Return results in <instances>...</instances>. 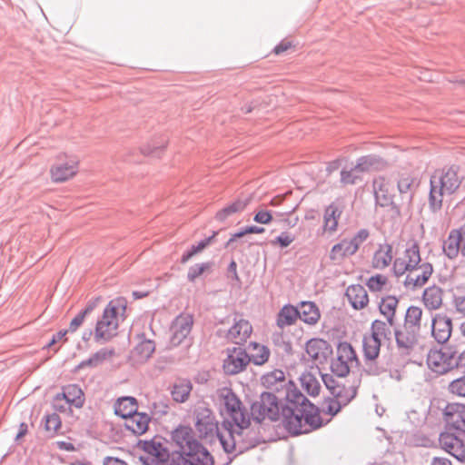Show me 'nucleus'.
I'll list each match as a JSON object with an SVG mask.
<instances>
[{"instance_id":"obj_1","label":"nucleus","mask_w":465,"mask_h":465,"mask_svg":"<svg viewBox=\"0 0 465 465\" xmlns=\"http://www.w3.org/2000/svg\"><path fill=\"white\" fill-rule=\"evenodd\" d=\"M172 444L169 465H214V458L199 441L188 425H178L171 432Z\"/></svg>"},{"instance_id":"obj_2","label":"nucleus","mask_w":465,"mask_h":465,"mask_svg":"<svg viewBox=\"0 0 465 465\" xmlns=\"http://www.w3.org/2000/svg\"><path fill=\"white\" fill-rule=\"evenodd\" d=\"M444 430L439 445L458 461L465 462V404L448 403L443 410Z\"/></svg>"},{"instance_id":"obj_3","label":"nucleus","mask_w":465,"mask_h":465,"mask_svg":"<svg viewBox=\"0 0 465 465\" xmlns=\"http://www.w3.org/2000/svg\"><path fill=\"white\" fill-rule=\"evenodd\" d=\"M287 380L285 373L279 369H275L261 377V383L270 391H263L260 395L259 401L252 402L251 416L259 425L268 417L271 420L276 421L280 419V401L282 398L275 395V392H281L286 386Z\"/></svg>"},{"instance_id":"obj_4","label":"nucleus","mask_w":465,"mask_h":465,"mask_svg":"<svg viewBox=\"0 0 465 465\" xmlns=\"http://www.w3.org/2000/svg\"><path fill=\"white\" fill-rule=\"evenodd\" d=\"M321 410L313 402L310 401L306 407L300 408L293 412V409L282 408L280 417L282 418L284 429L292 437L308 434L321 429L326 422L320 415Z\"/></svg>"},{"instance_id":"obj_5","label":"nucleus","mask_w":465,"mask_h":465,"mask_svg":"<svg viewBox=\"0 0 465 465\" xmlns=\"http://www.w3.org/2000/svg\"><path fill=\"white\" fill-rule=\"evenodd\" d=\"M126 308L127 301L124 297H117L108 302L94 328L95 341L107 342L117 335L118 315L121 313L124 316Z\"/></svg>"},{"instance_id":"obj_6","label":"nucleus","mask_w":465,"mask_h":465,"mask_svg":"<svg viewBox=\"0 0 465 465\" xmlns=\"http://www.w3.org/2000/svg\"><path fill=\"white\" fill-rule=\"evenodd\" d=\"M459 353L458 346L445 343L440 348H431L427 354V365L439 375L446 374L456 370V358Z\"/></svg>"},{"instance_id":"obj_7","label":"nucleus","mask_w":465,"mask_h":465,"mask_svg":"<svg viewBox=\"0 0 465 465\" xmlns=\"http://www.w3.org/2000/svg\"><path fill=\"white\" fill-rule=\"evenodd\" d=\"M381 346V338L375 336L364 335L362 339V351L364 360L363 371L370 376H379L387 371L388 366H384L378 362L377 359L380 355ZM386 365H389L387 361Z\"/></svg>"},{"instance_id":"obj_8","label":"nucleus","mask_w":465,"mask_h":465,"mask_svg":"<svg viewBox=\"0 0 465 465\" xmlns=\"http://www.w3.org/2000/svg\"><path fill=\"white\" fill-rule=\"evenodd\" d=\"M223 398L225 413L230 417V419H224L223 421L232 422V427L247 429L250 426V416L239 397L232 390L229 389L223 395Z\"/></svg>"},{"instance_id":"obj_9","label":"nucleus","mask_w":465,"mask_h":465,"mask_svg":"<svg viewBox=\"0 0 465 465\" xmlns=\"http://www.w3.org/2000/svg\"><path fill=\"white\" fill-rule=\"evenodd\" d=\"M459 172L460 166L456 164L443 167L434 171L430 182L440 188V192L451 195L458 191L463 180V176H460Z\"/></svg>"},{"instance_id":"obj_10","label":"nucleus","mask_w":465,"mask_h":465,"mask_svg":"<svg viewBox=\"0 0 465 465\" xmlns=\"http://www.w3.org/2000/svg\"><path fill=\"white\" fill-rule=\"evenodd\" d=\"M194 414L196 417L195 428L199 438L205 440L206 443L215 442V436L218 435L220 430L218 421L212 411L208 408L195 410Z\"/></svg>"},{"instance_id":"obj_11","label":"nucleus","mask_w":465,"mask_h":465,"mask_svg":"<svg viewBox=\"0 0 465 465\" xmlns=\"http://www.w3.org/2000/svg\"><path fill=\"white\" fill-rule=\"evenodd\" d=\"M393 332L398 355L402 360H407L419 343L420 333L399 327H395Z\"/></svg>"},{"instance_id":"obj_12","label":"nucleus","mask_w":465,"mask_h":465,"mask_svg":"<svg viewBox=\"0 0 465 465\" xmlns=\"http://www.w3.org/2000/svg\"><path fill=\"white\" fill-rule=\"evenodd\" d=\"M250 362V355L245 349L233 347L228 350L227 358L223 361V371L228 375H235L242 371Z\"/></svg>"},{"instance_id":"obj_13","label":"nucleus","mask_w":465,"mask_h":465,"mask_svg":"<svg viewBox=\"0 0 465 465\" xmlns=\"http://www.w3.org/2000/svg\"><path fill=\"white\" fill-rule=\"evenodd\" d=\"M167 442L163 437L155 435L149 440H139L136 446L149 455L156 457L161 464L164 460L170 459V449L166 445Z\"/></svg>"},{"instance_id":"obj_14","label":"nucleus","mask_w":465,"mask_h":465,"mask_svg":"<svg viewBox=\"0 0 465 465\" xmlns=\"http://www.w3.org/2000/svg\"><path fill=\"white\" fill-rule=\"evenodd\" d=\"M430 331L438 344L447 343L452 332L451 318L444 313H436L431 320Z\"/></svg>"},{"instance_id":"obj_15","label":"nucleus","mask_w":465,"mask_h":465,"mask_svg":"<svg viewBox=\"0 0 465 465\" xmlns=\"http://www.w3.org/2000/svg\"><path fill=\"white\" fill-rule=\"evenodd\" d=\"M193 324V317L192 314H180L172 322L171 343L174 346L180 345L191 333Z\"/></svg>"},{"instance_id":"obj_16","label":"nucleus","mask_w":465,"mask_h":465,"mask_svg":"<svg viewBox=\"0 0 465 465\" xmlns=\"http://www.w3.org/2000/svg\"><path fill=\"white\" fill-rule=\"evenodd\" d=\"M234 435L238 445V453L234 454L236 456L265 442L259 430H255L254 429H249V427L247 429H235Z\"/></svg>"},{"instance_id":"obj_17","label":"nucleus","mask_w":465,"mask_h":465,"mask_svg":"<svg viewBox=\"0 0 465 465\" xmlns=\"http://www.w3.org/2000/svg\"><path fill=\"white\" fill-rule=\"evenodd\" d=\"M306 353L320 364L326 363L332 355V347L331 344L322 338H312L305 343Z\"/></svg>"},{"instance_id":"obj_18","label":"nucleus","mask_w":465,"mask_h":465,"mask_svg":"<svg viewBox=\"0 0 465 465\" xmlns=\"http://www.w3.org/2000/svg\"><path fill=\"white\" fill-rule=\"evenodd\" d=\"M284 396L282 399L286 401L285 404H282L280 401V412L282 408L293 409V412L297 411L302 407H306V404L310 403V400L302 394V392L296 387L295 383L289 380L286 386L283 387L282 391Z\"/></svg>"},{"instance_id":"obj_19","label":"nucleus","mask_w":465,"mask_h":465,"mask_svg":"<svg viewBox=\"0 0 465 465\" xmlns=\"http://www.w3.org/2000/svg\"><path fill=\"white\" fill-rule=\"evenodd\" d=\"M416 179L410 174H401L397 181V189L400 194L401 210L409 209L412 203L417 190Z\"/></svg>"},{"instance_id":"obj_20","label":"nucleus","mask_w":465,"mask_h":465,"mask_svg":"<svg viewBox=\"0 0 465 465\" xmlns=\"http://www.w3.org/2000/svg\"><path fill=\"white\" fill-rule=\"evenodd\" d=\"M374 198L377 205L381 207H391L394 216L401 215V204L394 200V195L391 193L388 184L381 183L378 186L373 185Z\"/></svg>"},{"instance_id":"obj_21","label":"nucleus","mask_w":465,"mask_h":465,"mask_svg":"<svg viewBox=\"0 0 465 465\" xmlns=\"http://www.w3.org/2000/svg\"><path fill=\"white\" fill-rule=\"evenodd\" d=\"M252 327L244 319H233L232 326L225 332L224 338L236 344L243 343L251 336Z\"/></svg>"},{"instance_id":"obj_22","label":"nucleus","mask_w":465,"mask_h":465,"mask_svg":"<svg viewBox=\"0 0 465 465\" xmlns=\"http://www.w3.org/2000/svg\"><path fill=\"white\" fill-rule=\"evenodd\" d=\"M388 166V161L376 153L362 155L356 161V168L361 173L382 171Z\"/></svg>"},{"instance_id":"obj_23","label":"nucleus","mask_w":465,"mask_h":465,"mask_svg":"<svg viewBox=\"0 0 465 465\" xmlns=\"http://www.w3.org/2000/svg\"><path fill=\"white\" fill-rule=\"evenodd\" d=\"M124 428L134 436L144 434L149 429V423L152 416L146 412H139L134 414L133 418L125 420Z\"/></svg>"},{"instance_id":"obj_24","label":"nucleus","mask_w":465,"mask_h":465,"mask_svg":"<svg viewBox=\"0 0 465 465\" xmlns=\"http://www.w3.org/2000/svg\"><path fill=\"white\" fill-rule=\"evenodd\" d=\"M345 296L354 310H361L369 302L368 292L361 284L350 285L345 292Z\"/></svg>"},{"instance_id":"obj_25","label":"nucleus","mask_w":465,"mask_h":465,"mask_svg":"<svg viewBox=\"0 0 465 465\" xmlns=\"http://www.w3.org/2000/svg\"><path fill=\"white\" fill-rule=\"evenodd\" d=\"M114 409V414L124 420L133 418L137 413L138 401L133 396H123L116 400Z\"/></svg>"},{"instance_id":"obj_26","label":"nucleus","mask_w":465,"mask_h":465,"mask_svg":"<svg viewBox=\"0 0 465 465\" xmlns=\"http://www.w3.org/2000/svg\"><path fill=\"white\" fill-rule=\"evenodd\" d=\"M298 310L300 312L299 319L306 324L314 325L321 318L319 307L314 302L302 301L299 303Z\"/></svg>"},{"instance_id":"obj_27","label":"nucleus","mask_w":465,"mask_h":465,"mask_svg":"<svg viewBox=\"0 0 465 465\" xmlns=\"http://www.w3.org/2000/svg\"><path fill=\"white\" fill-rule=\"evenodd\" d=\"M418 269L421 270L420 274L414 278L408 274L403 282V285L406 288H410L411 291H414L416 288L422 287L433 272V266L430 262H423L420 267H418Z\"/></svg>"},{"instance_id":"obj_28","label":"nucleus","mask_w":465,"mask_h":465,"mask_svg":"<svg viewBox=\"0 0 465 465\" xmlns=\"http://www.w3.org/2000/svg\"><path fill=\"white\" fill-rule=\"evenodd\" d=\"M77 173V162L70 160L69 162L58 163L51 168L52 179L55 183L64 182L73 177Z\"/></svg>"},{"instance_id":"obj_29","label":"nucleus","mask_w":465,"mask_h":465,"mask_svg":"<svg viewBox=\"0 0 465 465\" xmlns=\"http://www.w3.org/2000/svg\"><path fill=\"white\" fill-rule=\"evenodd\" d=\"M223 428L228 431L229 439H226L222 432H218V435L215 436V440H218L223 451L227 454H232L234 451L238 453V445L236 437L234 435L235 429L232 427V422L230 421H223Z\"/></svg>"},{"instance_id":"obj_30","label":"nucleus","mask_w":465,"mask_h":465,"mask_svg":"<svg viewBox=\"0 0 465 465\" xmlns=\"http://www.w3.org/2000/svg\"><path fill=\"white\" fill-rule=\"evenodd\" d=\"M57 394L76 409H80L84 406V394L81 387L77 384H68L64 386L62 392Z\"/></svg>"},{"instance_id":"obj_31","label":"nucleus","mask_w":465,"mask_h":465,"mask_svg":"<svg viewBox=\"0 0 465 465\" xmlns=\"http://www.w3.org/2000/svg\"><path fill=\"white\" fill-rule=\"evenodd\" d=\"M399 299L394 295H387L382 297L379 302L378 308L380 313L382 314L390 326L395 325V314Z\"/></svg>"},{"instance_id":"obj_32","label":"nucleus","mask_w":465,"mask_h":465,"mask_svg":"<svg viewBox=\"0 0 465 465\" xmlns=\"http://www.w3.org/2000/svg\"><path fill=\"white\" fill-rule=\"evenodd\" d=\"M299 316L300 312L298 306H294L290 303L284 304L277 313L276 325L280 329H283L286 326H291L295 323Z\"/></svg>"},{"instance_id":"obj_33","label":"nucleus","mask_w":465,"mask_h":465,"mask_svg":"<svg viewBox=\"0 0 465 465\" xmlns=\"http://www.w3.org/2000/svg\"><path fill=\"white\" fill-rule=\"evenodd\" d=\"M460 232L456 229L450 231L448 238L443 242L442 250L444 254L453 260L458 257L460 252Z\"/></svg>"},{"instance_id":"obj_34","label":"nucleus","mask_w":465,"mask_h":465,"mask_svg":"<svg viewBox=\"0 0 465 465\" xmlns=\"http://www.w3.org/2000/svg\"><path fill=\"white\" fill-rule=\"evenodd\" d=\"M422 309L419 306L411 305L407 308L404 315L403 328L420 332Z\"/></svg>"},{"instance_id":"obj_35","label":"nucleus","mask_w":465,"mask_h":465,"mask_svg":"<svg viewBox=\"0 0 465 465\" xmlns=\"http://www.w3.org/2000/svg\"><path fill=\"white\" fill-rule=\"evenodd\" d=\"M422 302L430 311L439 309L442 303L441 288L436 285L426 288L422 293Z\"/></svg>"},{"instance_id":"obj_36","label":"nucleus","mask_w":465,"mask_h":465,"mask_svg":"<svg viewBox=\"0 0 465 465\" xmlns=\"http://www.w3.org/2000/svg\"><path fill=\"white\" fill-rule=\"evenodd\" d=\"M141 340L134 348V354L139 361H145L151 358L155 351V343L153 340L146 339L144 333L137 335Z\"/></svg>"},{"instance_id":"obj_37","label":"nucleus","mask_w":465,"mask_h":465,"mask_svg":"<svg viewBox=\"0 0 465 465\" xmlns=\"http://www.w3.org/2000/svg\"><path fill=\"white\" fill-rule=\"evenodd\" d=\"M392 261V246L391 244H380L375 251L372 258V266L382 270L386 268Z\"/></svg>"},{"instance_id":"obj_38","label":"nucleus","mask_w":465,"mask_h":465,"mask_svg":"<svg viewBox=\"0 0 465 465\" xmlns=\"http://www.w3.org/2000/svg\"><path fill=\"white\" fill-rule=\"evenodd\" d=\"M342 211L338 207L335 203H331L324 210L323 214V230L329 232H335L338 227V220L341 215Z\"/></svg>"},{"instance_id":"obj_39","label":"nucleus","mask_w":465,"mask_h":465,"mask_svg":"<svg viewBox=\"0 0 465 465\" xmlns=\"http://www.w3.org/2000/svg\"><path fill=\"white\" fill-rule=\"evenodd\" d=\"M114 354V349H106L103 348L96 352H94L93 355H91L88 359L82 361L75 368L74 371H78L81 369H84V367H91L94 368L102 361H105L109 357H112Z\"/></svg>"},{"instance_id":"obj_40","label":"nucleus","mask_w":465,"mask_h":465,"mask_svg":"<svg viewBox=\"0 0 465 465\" xmlns=\"http://www.w3.org/2000/svg\"><path fill=\"white\" fill-rule=\"evenodd\" d=\"M302 388L311 397H316L320 393L321 384L316 377L310 371H304L299 378Z\"/></svg>"},{"instance_id":"obj_41","label":"nucleus","mask_w":465,"mask_h":465,"mask_svg":"<svg viewBox=\"0 0 465 465\" xmlns=\"http://www.w3.org/2000/svg\"><path fill=\"white\" fill-rule=\"evenodd\" d=\"M167 144V139L161 136L159 140H152L147 144L141 147V153L143 155L153 158H160Z\"/></svg>"},{"instance_id":"obj_42","label":"nucleus","mask_w":465,"mask_h":465,"mask_svg":"<svg viewBox=\"0 0 465 465\" xmlns=\"http://www.w3.org/2000/svg\"><path fill=\"white\" fill-rule=\"evenodd\" d=\"M362 173L359 169L356 168V164L348 169L343 167L340 173V183L341 186L354 185L359 182L362 181L361 175Z\"/></svg>"},{"instance_id":"obj_43","label":"nucleus","mask_w":465,"mask_h":465,"mask_svg":"<svg viewBox=\"0 0 465 465\" xmlns=\"http://www.w3.org/2000/svg\"><path fill=\"white\" fill-rule=\"evenodd\" d=\"M247 205L246 201L235 200L232 203L224 206L215 214V219L219 222H224L229 216L238 212L243 211Z\"/></svg>"},{"instance_id":"obj_44","label":"nucleus","mask_w":465,"mask_h":465,"mask_svg":"<svg viewBox=\"0 0 465 465\" xmlns=\"http://www.w3.org/2000/svg\"><path fill=\"white\" fill-rule=\"evenodd\" d=\"M405 261L408 264L411 265V268L414 271L420 267V246L416 241H412L409 243L408 247L404 252Z\"/></svg>"},{"instance_id":"obj_45","label":"nucleus","mask_w":465,"mask_h":465,"mask_svg":"<svg viewBox=\"0 0 465 465\" xmlns=\"http://www.w3.org/2000/svg\"><path fill=\"white\" fill-rule=\"evenodd\" d=\"M250 347H252L254 351H257L255 353L250 355V361L258 366L263 365L268 361L270 358V350L266 345H261L258 342L252 341L250 343Z\"/></svg>"},{"instance_id":"obj_46","label":"nucleus","mask_w":465,"mask_h":465,"mask_svg":"<svg viewBox=\"0 0 465 465\" xmlns=\"http://www.w3.org/2000/svg\"><path fill=\"white\" fill-rule=\"evenodd\" d=\"M446 194L440 191L435 184L430 183L429 208L431 213H436L442 208L443 196Z\"/></svg>"},{"instance_id":"obj_47","label":"nucleus","mask_w":465,"mask_h":465,"mask_svg":"<svg viewBox=\"0 0 465 465\" xmlns=\"http://www.w3.org/2000/svg\"><path fill=\"white\" fill-rule=\"evenodd\" d=\"M192 391V384L190 381L173 384L171 390V395L175 402L183 403L188 400Z\"/></svg>"},{"instance_id":"obj_48","label":"nucleus","mask_w":465,"mask_h":465,"mask_svg":"<svg viewBox=\"0 0 465 465\" xmlns=\"http://www.w3.org/2000/svg\"><path fill=\"white\" fill-rule=\"evenodd\" d=\"M336 359L345 361L347 362L356 361L358 357L352 345L348 341H340L337 345V357Z\"/></svg>"},{"instance_id":"obj_49","label":"nucleus","mask_w":465,"mask_h":465,"mask_svg":"<svg viewBox=\"0 0 465 465\" xmlns=\"http://www.w3.org/2000/svg\"><path fill=\"white\" fill-rule=\"evenodd\" d=\"M170 409V400L166 396L160 397L158 400L153 401L150 406L152 416H156L158 419L168 414Z\"/></svg>"},{"instance_id":"obj_50","label":"nucleus","mask_w":465,"mask_h":465,"mask_svg":"<svg viewBox=\"0 0 465 465\" xmlns=\"http://www.w3.org/2000/svg\"><path fill=\"white\" fill-rule=\"evenodd\" d=\"M370 236V232L366 228L359 230L354 236L348 240V246L346 247V253H356L360 248V245L365 242Z\"/></svg>"},{"instance_id":"obj_51","label":"nucleus","mask_w":465,"mask_h":465,"mask_svg":"<svg viewBox=\"0 0 465 465\" xmlns=\"http://www.w3.org/2000/svg\"><path fill=\"white\" fill-rule=\"evenodd\" d=\"M44 429L54 436L62 426L60 416L56 412L45 414L42 420Z\"/></svg>"},{"instance_id":"obj_52","label":"nucleus","mask_w":465,"mask_h":465,"mask_svg":"<svg viewBox=\"0 0 465 465\" xmlns=\"http://www.w3.org/2000/svg\"><path fill=\"white\" fill-rule=\"evenodd\" d=\"M213 266V262H204L194 263L188 268L186 279L189 282H195L196 279L203 274L206 271L210 270Z\"/></svg>"},{"instance_id":"obj_53","label":"nucleus","mask_w":465,"mask_h":465,"mask_svg":"<svg viewBox=\"0 0 465 465\" xmlns=\"http://www.w3.org/2000/svg\"><path fill=\"white\" fill-rule=\"evenodd\" d=\"M359 385L345 386L340 385L336 392H340L341 397H335L344 407L348 405L356 396Z\"/></svg>"},{"instance_id":"obj_54","label":"nucleus","mask_w":465,"mask_h":465,"mask_svg":"<svg viewBox=\"0 0 465 465\" xmlns=\"http://www.w3.org/2000/svg\"><path fill=\"white\" fill-rule=\"evenodd\" d=\"M349 241L347 239H342L338 243L334 244L330 252L329 258L332 262L341 261L347 256H351L354 253H346L345 250L348 246Z\"/></svg>"},{"instance_id":"obj_55","label":"nucleus","mask_w":465,"mask_h":465,"mask_svg":"<svg viewBox=\"0 0 465 465\" xmlns=\"http://www.w3.org/2000/svg\"><path fill=\"white\" fill-rule=\"evenodd\" d=\"M391 334V330L387 327L385 322L381 320H374L371 324V336H375L376 338L383 337L384 339L390 340L389 335Z\"/></svg>"},{"instance_id":"obj_56","label":"nucleus","mask_w":465,"mask_h":465,"mask_svg":"<svg viewBox=\"0 0 465 465\" xmlns=\"http://www.w3.org/2000/svg\"><path fill=\"white\" fill-rule=\"evenodd\" d=\"M349 362L334 359L331 363V373L339 378H344L350 373Z\"/></svg>"},{"instance_id":"obj_57","label":"nucleus","mask_w":465,"mask_h":465,"mask_svg":"<svg viewBox=\"0 0 465 465\" xmlns=\"http://www.w3.org/2000/svg\"><path fill=\"white\" fill-rule=\"evenodd\" d=\"M323 403H327L323 412L331 417L336 416L344 407L334 396L324 398Z\"/></svg>"},{"instance_id":"obj_58","label":"nucleus","mask_w":465,"mask_h":465,"mask_svg":"<svg viewBox=\"0 0 465 465\" xmlns=\"http://www.w3.org/2000/svg\"><path fill=\"white\" fill-rule=\"evenodd\" d=\"M387 281L386 276L377 273L368 279L366 285L371 292H380L386 285Z\"/></svg>"},{"instance_id":"obj_59","label":"nucleus","mask_w":465,"mask_h":465,"mask_svg":"<svg viewBox=\"0 0 465 465\" xmlns=\"http://www.w3.org/2000/svg\"><path fill=\"white\" fill-rule=\"evenodd\" d=\"M333 374L330 373H322V381L326 387V389L330 391V394L334 397H341L340 392H336L339 389L341 383H339L333 377Z\"/></svg>"},{"instance_id":"obj_60","label":"nucleus","mask_w":465,"mask_h":465,"mask_svg":"<svg viewBox=\"0 0 465 465\" xmlns=\"http://www.w3.org/2000/svg\"><path fill=\"white\" fill-rule=\"evenodd\" d=\"M448 390L452 394L465 397V374L450 381Z\"/></svg>"},{"instance_id":"obj_61","label":"nucleus","mask_w":465,"mask_h":465,"mask_svg":"<svg viewBox=\"0 0 465 465\" xmlns=\"http://www.w3.org/2000/svg\"><path fill=\"white\" fill-rule=\"evenodd\" d=\"M205 248L206 245L203 239L197 244H193L190 249L183 253L180 260L181 263L184 264L188 262L194 255L203 252Z\"/></svg>"},{"instance_id":"obj_62","label":"nucleus","mask_w":465,"mask_h":465,"mask_svg":"<svg viewBox=\"0 0 465 465\" xmlns=\"http://www.w3.org/2000/svg\"><path fill=\"white\" fill-rule=\"evenodd\" d=\"M412 444L415 447L434 448L436 443L429 436L423 433H416L412 436Z\"/></svg>"},{"instance_id":"obj_63","label":"nucleus","mask_w":465,"mask_h":465,"mask_svg":"<svg viewBox=\"0 0 465 465\" xmlns=\"http://www.w3.org/2000/svg\"><path fill=\"white\" fill-rule=\"evenodd\" d=\"M411 265L404 259L396 258L393 262L392 272L396 277L403 275L406 272H412Z\"/></svg>"},{"instance_id":"obj_64","label":"nucleus","mask_w":465,"mask_h":465,"mask_svg":"<svg viewBox=\"0 0 465 465\" xmlns=\"http://www.w3.org/2000/svg\"><path fill=\"white\" fill-rule=\"evenodd\" d=\"M52 407L54 411V412L64 413L70 410L72 405L67 401L62 399L60 395L56 394L52 401Z\"/></svg>"}]
</instances>
